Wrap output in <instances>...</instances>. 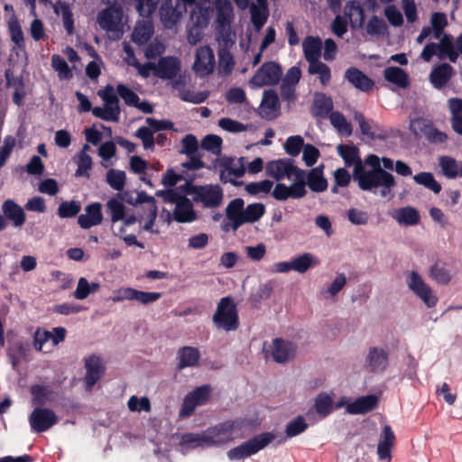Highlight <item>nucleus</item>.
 Instances as JSON below:
<instances>
[{
	"instance_id": "1",
	"label": "nucleus",
	"mask_w": 462,
	"mask_h": 462,
	"mask_svg": "<svg viewBox=\"0 0 462 462\" xmlns=\"http://www.w3.org/2000/svg\"><path fill=\"white\" fill-rule=\"evenodd\" d=\"M365 163L372 169L366 170L361 162L353 171V180L357 182L359 189L364 191H372L381 188L382 197L390 195L396 185L394 176L381 167L380 159L375 154L368 155Z\"/></svg>"
},
{
	"instance_id": "2",
	"label": "nucleus",
	"mask_w": 462,
	"mask_h": 462,
	"mask_svg": "<svg viewBox=\"0 0 462 462\" xmlns=\"http://www.w3.org/2000/svg\"><path fill=\"white\" fill-rule=\"evenodd\" d=\"M252 427V420L241 417L220 422L205 430L208 447L222 446L236 439L245 438Z\"/></svg>"
},
{
	"instance_id": "3",
	"label": "nucleus",
	"mask_w": 462,
	"mask_h": 462,
	"mask_svg": "<svg viewBox=\"0 0 462 462\" xmlns=\"http://www.w3.org/2000/svg\"><path fill=\"white\" fill-rule=\"evenodd\" d=\"M214 326L226 332L235 331L239 328L237 307L229 296L220 299L216 312L212 317Z\"/></svg>"
},
{
	"instance_id": "4",
	"label": "nucleus",
	"mask_w": 462,
	"mask_h": 462,
	"mask_svg": "<svg viewBox=\"0 0 462 462\" xmlns=\"http://www.w3.org/2000/svg\"><path fill=\"white\" fill-rule=\"evenodd\" d=\"M275 439L272 432H263L256 435L253 439L242 443L228 450L227 457L230 460H239L256 454L264 448Z\"/></svg>"
},
{
	"instance_id": "5",
	"label": "nucleus",
	"mask_w": 462,
	"mask_h": 462,
	"mask_svg": "<svg viewBox=\"0 0 462 462\" xmlns=\"http://www.w3.org/2000/svg\"><path fill=\"white\" fill-rule=\"evenodd\" d=\"M282 75L280 64L274 61H266L256 70L249 80V84L255 88L276 85Z\"/></svg>"
},
{
	"instance_id": "6",
	"label": "nucleus",
	"mask_w": 462,
	"mask_h": 462,
	"mask_svg": "<svg viewBox=\"0 0 462 462\" xmlns=\"http://www.w3.org/2000/svg\"><path fill=\"white\" fill-rule=\"evenodd\" d=\"M224 199L223 189L218 184L199 185L196 197H192L195 203H200L206 208L219 207Z\"/></svg>"
},
{
	"instance_id": "7",
	"label": "nucleus",
	"mask_w": 462,
	"mask_h": 462,
	"mask_svg": "<svg viewBox=\"0 0 462 462\" xmlns=\"http://www.w3.org/2000/svg\"><path fill=\"white\" fill-rule=\"evenodd\" d=\"M162 293L155 291H143L130 287H123L114 292L112 300L122 302L124 300H136L141 304L147 305L161 299Z\"/></svg>"
},
{
	"instance_id": "8",
	"label": "nucleus",
	"mask_w": 462,
	"mask_h": 462,
	"mask_svg": "<svg viewBox=\"0 0 462 462\" xmlns=\"http://www.w3.org/2000/svg\"><path fill=\"white\" fill-rule=\"evenodd\" d=\"M58 420V416L51 409L43 407L35 408L29 416L31 429L37 433L47 431Z\"/></svg>"
},
{
	"instance_id": "9",
	"label": "nucleus",
	"mask_w": 462,
	"mask_h": 462,
	"mask_svg": "<svg viewBox=\"0 0 462 462\" xmlns=\"http://www.w3.org/2000/svg\"><path fill=\"white\" fill-rule=\"evenodd\" d=\"M408 287L428 308H433L438 302V297L433 294L431 288L425 283L421 276L415 271L411 272Z\"/></svg>"
},
{
	"instance_id": "10",
	"label": "nucleus",
	"mask_w": 462,
	"mask_h": 462,
	"mask_svg": "<svg viewBox=\"0 0 462 462\" xmlns=\"http://www.w3.org/2000/svg\"><path fill=\"white\" fill-rule=\"evenodd\" d=\"M225 212L228 222L223 223L222 230L225 232L230 229L236 231L244 225L245 200L241 198L232 199L227 204Z\"/></svg>"
},
{
	"instance_id": "11",
	"label": "nucleus",
	"mask_w": 462,
	"mask_h": 462,
	"mask_svg": "<svg viewBox=\"0 0 462 462\" xmlns=\"http://www.w3.org/2000/svg\"><path fill=\"white\" fill-rule=\"evenodd\" d=\"M215 55L213 50L208 46H201L197 50L193 70L200 77L211 74L215 68Z\"/></svg>"
},
{
	"instance_id": "12",
	"label": "nucleus",
	"mask_w": 462,
	"mask_h": 462,
	"mask_svg": "<svg viewBox=\"0 0 462 462\" xmlns=\"http://www.w3.org/2000/svg\"><path fill=\"white\" fill-rule=\"evenodd\" d=\"M122 12L115 6L106 7L97 14V23L100 28L106 32L120 33L117 35V38H120L123 32L120 28Z\"/></svg>"
},
{
	"instance_id": "13",
	"label": "nucleus",
	"mask_w": 462,
	"mask_h": 462,
	"mask_svg": "<svg viewBox=\"0 0 462 462\" xmlns=\"http://www.w3.org/2000/svg\"><path fill=\"white\" fill-rule=\"evenodd\" d=\"M84 363L86 368V375L84 377L86 390L91 391L94 385L104 375L106 367L103 365L100 356L97 355H91L88 357L85 358Z\"/></svg>"
},
{
	"instance_id": "14",
	"label": "nucleus",
	"mask_w": 462,
	"mask_h": 462,
	"mask_svg": "<svg viewBox=\"0 0 462 462\" xmlns=\"http://www.w3.org/2000/svg\"><path fill=\"white\" fill-rule=\"evenodd\" d=\"M293 166L294 161L291 158L270 161L266 163L265 174L277 181L285 178L291 179Z\"/></svg>"
},
{
	"instance_id": "15",
	"label": "nucleus",
	"mask_w": 462,
	"mask_h": 462,
	"mask_svg": "<svg viewBox=\"0 0 462 462\" xmlns=\"http://www.w3.org/2000/svg\"><path fill=\"white\" fill-rule=\"evenodd\" d=\"M389 365V354L381 347L373 346L369 348L365 358V366L372 373H382L386 370Z\"/></svg>"
},
{
	"instance_id": "16",
	"label": "nucleus",
	"mask_w": 462,
	"mask_h": 462,
	"mask_svg": "<svg viewBox=\"0 0 462 462\" xmlns=\"http://www.w3.org/2000/svg\"><path fill=\"white\" fill-rule=\"evenodd\" d=\"M180 70V62L172 56L162 57L155 64L154 76L162 79H172Z\"/></svg>"
},
{
	"instance_id": "17",
	"label": "nucleus",
	"mask_w": 462,
	"mask_h": 462,
	"mask_svg": "<svg viewBox=\"0 0 462 462\" xmlns=\"http://www.w3.org/2000/svg\"><path fill=\"white\" fill-rule=\"evenodd\" d=\"M344 78L355 88L368 93L374 87V81L356 67H349L346 69Z\"/></svg>"
},
{
	"instance_id": "18",
	"label": "nucleus",
	"mask_w": 462,
	"mask_h": 462,
	"mask_svg": "<svg viewBox=\"0 0 462 462\" xmlns=\"http://www.w3.org/2000/svg\"><path fill=\"white\" fill-rule=\"evenodd\" d=\"M395 443V434L390 425H384L380 434L377 455L381 461L390 462L392 459V448Z\"/></svg>"
},
{
	"instance_id": "19",
	"label": "nucleus",
	"mask_w": 462,
	"mask_h": 462,
	"mask_svg": "<svg viewBox=\"0 0 462 462\" xmlns=\"http://www.w3.org/2000/svg\"><path fill=\"white\" fill-rule=\"evenodd\" d=\"M85 211L86 214H81L78 217V224L81 228L88 229L102 223V206L99 202L88 205Z\"/></svg>"
},
{
	"instance_id": "20",
	"label": "nucleus",
	"mask_w": 462,
	"mask_h": 462,
	"mask_svg": "<svg viewBox=\"0 0 462 462\" xmlns=\"http://www.w3.org/2000/svg\"><path fill=\"white\" fill-rule=\"evenodd\" d=\"M273 345L272 356L277 363H285L296 354V345L291 341L277 337L273 339Z\"/></svg>"
},
{
	"instance_id": "21",
	"label": "nucleus",
	"mask_w": 462,
	"mask_h": 462,
	"mask_svg": "<svg viewBox=\"0 0 462 462\" xmlns=\"http://www.w3.org/2000/svg\"><path fill=\"white\" fill-rule=\"evenodd\" d=\"M177 369L182 370L186 367H195L199 365L200 352L194 346H182L177 352Z\"/></svg>"
},
{
	"instance_id": "22",
	"label": "nucleus",
	"mask_w": 462,
	"mask_h": 462,
	"mask_svg": "<svg viewBox=\"0 0 462 462\" xmlns=\"http://www.w3.org/2000/svg\"><path fill=\"white\" fill-rule=\"evenodd\" d=\"M228 36L223 38V45L218 50V72L222 76H228L235 67V60L228 49Z\"/></svg>"
},
{
	"instance_id": "23",
	"label": "nucleus",
	"mask_w": 462,
	"mask_h": 462,
	"mask_svg": "<svg viewBox=\"0 0 462 462\" xmlns=\"http://www.w3.org/2000/svg\"><path fill=\"white\" fill-rule=\"evenodd\" d=\"M378 398L374 394H369L356 399L347 404L346 411L350 414H365L376 408Z\"/></svg>"
},
{
	"instance_id": "24",
	"label": "nucleus",
	"mask_w": 462,
	"mask_h": 462,
	"mask_svg": "<svg viewBox=\"0 0 462 462\" xmlns=\"http://www.w3.org/2000/svg\"><path fill=\"white\" fill-rule=\"evenodd\" d=\"M2 211L5 218L11 220L13 225L16 227L22 226L26 221L23 209L12 199L4 201Z\"/></svg>"
},
{
	"instance_id": "25",
	"label": "nucleus",
	"mask_w": 462,
	"mask_h": 462,
	"mask_svg": "<svg viewBox=\"0 0 462 462\" xmlns=\"http://www.w3.org/2000/svg\"><path fill=\"white\" fill-rule=\"evenodd\" d=\"M306 194L294 183H291L290 186L284 183H277L272 192V196L279 201H285L289 199H300L304 198Z\"/></svg>"
},
{
	"instance_id": "26",
	"label": "nucleus",
	"mask_w": 462,
	"mask_h": 462,
	"mask_svg": "<svg viewBox=\"0 0 462 462\" xmlns=\"http://www.w3.org/2000/svg\"><path fill=\"white\" fill-rule=\"evenodd\" d=\"M303 53L309 63L319 60L322 51V42L318 36H307L302 42Z\"/></svg>"
},
{
	"instance_id": "27",
	"label": "nucleus",
	"mask_w": 462,
	"mask_h": 462,
	"mask_svg": "<svg viewBox=\"0 0 462 462\" xmlns=\"http://www.w3.org/2000/svg\"><path fill=\"white\" fill-rule=\"evenodd\" d=\"M174 219L178 223H190L197 219L192 201L186 198L177 203L173 211Z\"/></svg>"
},
{
	"instance_id": "28",
	"label": "nucleus",
	"mask_w": 462,
	"mask_h": 462,
	"mask_svg": "<svg viewBox=\"0 0 462 462\" xmlns=\"http://www.w3.org/2000/svg\"><path fill=\"white\" fill-rule=\"evenodd\" d=\"M323 165L310 170L307 173V185L313 192H323L328 189V180L324 177Z\"/></svg>"
},
{
	"instance_id": "29",
	"label": "nucleus",
	"mask_w": 462,
	"mask_h": 462,
	"mask_svg": "<svg viewBox=\"0 0 462 462\" xmlns=\"http://www.w3.org/2000/svg\"><path fill=\"white\" fill-rule=\"evenodd\" d=\"M453 73V68L448 63H442L435 67L430 74V79L436 88H442L447 85Z\"/></svg>"
},
{
	"instance_id": "30",
	"label": "nucleus",
	"mask_w": 462,
	"mask_h": 462,
	"mask_svg": "<svg viewBox=\"0 0 462 462\" xmlns=\"http://www.w3.org/2000/svg\"><path fill=\"white\" fill-rule=\"evenodd\" d=\"M333 110V102L330 97L323 93L315 95L312 106V114L316 117L326 118Z\"/></svg>"
},
{
	"instance_id": "31",
	"label": "nucleus",
	"mask_w": 462,
	"mask_h": 462,
	"mask_svg": "<svg viewBox=\"0 0 462 462\" xmlns=\"http://www.w3.org/2000/svg\"><path fill=\"white\" fill-rule=\"evenodd\" d=\"M383 77L385 80L401 88H406L410 85L408 74L399 67H387L383 70Z\"/></svg>"
},
{
	"instance_id": "32",
	"label": "nucleus",
	"mask_w": 462,
	"mask_h": 462,
	"mask_svg": "<svg viewBox=\"0 0 462 462\" xmlns=\"http://www.w3.org/2000/svg\"><path fill=\"white\" fill-rule=\"evenodd\" d=\"M338 155L343 159L346 167L356 168L362 162L359 155V149L355 145L338 144L337 147Z\"/></svg>"
},
{
	"instance_id": "33",
	"label": "nucleus",
	"mask_w": 462,
	"mask_h": 462,
	"mask_svg": "<svg viewBox=\"0 0 462 462\" xmlns=\"http://www.w3.org/2000/svg\"><path fill=\"white\" fill-rule=\"evenodd\" d=\"M448 107L451 113V126L454 132L462 135V99L452 97L448 99Z\"/></svg>"
},
{
	"instance_id": "34",
	"label": "nucleus",
	"mask_w": 462,
	"mask_h": 462,
	"mask_svg": "<svg viewBox=\"0 0 462 462\" xmlns=\"http://www.w3.org/2000/svg\"><path fill=\"white\" fill-rule=\"evenodd\" d=\"M217 23L221 27L229 25L234 16L233 6L229 0H217Z\"/></svg>"
},
{
	"instance_id": "35",
	"label": "nucleus",
	"mask_w": 462,
	"mask_h": 462,
	"mask_svg": "<svg viewBox=\"0 0 462 462\" xmlns=\"http://www.w3.org/2000/svg\"><path fill=\"white\" fill-rule=\"evenodd\" d=\"M319 263V259L310 253H304L291 259L293 271L299 273H305L310 268L315 267Z\"/></svg>"
},
{
	"instance_id": "36",
	"label": "nucleus",
	"mask_w": 462,
	"mask_h": 462,
	"mask_svg": "<svg viewBox=\"0 0 462 462\" xmlns=\"http://www.w3.org/2000/svg\"><path fill=\"white\" fill-rule=\"evenodd\" d=\"M208 24V18L201 14L200 16H196V21L194 22L193 25L189 29L187 39L188 42L195 45L203 37V28L206 27Z\"/></svg>"
},
{
	"instance_id": "37",
	"label": "nucleus",
	"mask_w": 462,
	"mask_h": 462,
	"mask_svg": "<svg viewBox=\"0 0 462 462\" xmlns=\"http://www.w3.org/2000/svg\"><path fill=\"white\" fill-rule=\"evenodd\" d=\"M308 72L310 75H318L322 86H327L331 79L330 68L320 60L309 63Z\"/></svg>"
},
{
	"instance_id": "38",
	"label": "nucleus",
	"mask_w": 462,
	"mask_h": 462,
	"mask_svg": "<svg viewBox=\"0 0 462 462\" xmlns=\"http://www.w3.org/2000/svg\"><path fill=\"white\" fill-rule=\"evenodd\" d=\"M354 119L358 123L362 134L366 135L371 140H384L386 135L382 133H376L373 130L372 124L367 121L365 116L360 112H356Z\"/></svg>"
},
{
	"instance_id": "39",
	"label": "nucleus",
	"mask_w": 462,
	"mask_h": 462,
	"mask_svg": "<svg viewBox=\"0 0 462 462\" xmlns=\"http://www.w3.org/2000/svg\"><path fill=\"white\" fill-rule=\"evenodd\" d=\"M152 33L153 29L151 23L137 24L132 32V41L138 45H143L152 38Z\"/></svg>"
},
{
	"instance_id": "40",
	"label": "nucleus",
	"mask_w": 462,
	"mask_h": 462,
	"mask_svg": "<svg viewBox=\"0 0 462 462\" xmlns=\"http://www.w3.org/2000/svg\"><path fill=\"white\" fill-rule=\"evenodd\" d=\"M430 277L439 284H448L451 280V275L446 264L441 262H436L430 270Z\"/></svg>"
},
{
	"instance_id": "41",
	"label": "nucleus",
	"mask_w": 462,
	"mask_h": 462,
	"mask_svg": "<svg viewBox=\"0 0 462 462\" xmlns=\"http://www.w3.org/2000/svg\"><path fill=\"white\" fill-rule=\"evenodd\" d=\"M439 163L445 175L448 178L462 177V163H458L455 159L441 157Z\"/></svg>"
},
{
	"instance_id": "42",
	"label": "nucleus",
	"mask_w": 462,
	"mask_h": 462,
	"mask_svg": "<svg viewBox=\"0 0 462 462\" xmlns=\"http://www.w3.org/2000/svg\"><path fill=\"white\" fill-rule=\"evenodd\" d=\"M413 180L416 183L424 186L435 194L441 191V185L435 180L431 172H420L413 176Z\"/></svg>"
},
{
	"instance_id": "43",
	"label": "nucleus",
	"mask_w": 462,
	"mask_h": 462,
	"mask_svg": "<svg viewBox=\"0 0 462 462\" xmlns=\"http://www.w3.org/2000/svg\"><path fill=\"white\" fill-rule=\"evenodd\" d=\"M265 213V206L263 203H252L245 208L244 224L257 222Z\"/></svg>"
},
{
	"instance_id": "44",
	"label": "nucleus",
	"mask_w": 462,
	"mask_h": 462,
	"mask_svg": "<svg viewBox=\"0 0 462 462\" xmlns=\"http://www.w3.org/2000/svg\"><path fill=\"white\" fill-rule=\"evenodd\" d=\"M396 219L405 226H413L419 223V212L411 207H405L397 211Z\"/></svg>"
},
{
	"instance_id": "45",
	"label": "nucleus",
	"mask_w": 462,
	"mask_h": 462,
	"mask_svg": "<svg viewBox=\"0 0 462 462\" xmlns=\"http://www.w3.org/2000/svg\"><path fill=\"white\" fill-rule=\"evenodd\" d=\"M125 172L120 170L110 169L106 172V182L115 190L122 191L125 185Z\"/></svg>"
},
{
	"instance_id": "46",
	"label": "nucleus",
	"mask_w": 462,
	"mask_h": 462,
	"mask_svg": "<svg viewBox=\"0 0 462 462\" xmlns=\"http://www.w3.org/2000/svg\"><path fill=\"white\" fill-rule=\"evenodd\" d=\"M81 210L80 202L76 200L62 201L58 208L57 214L60 218H71Z\"/></svg>"
},
{
	"instance_id": "47",
	"label": "nucleus",
	"mask_w": 462,
	"mask_h": 462,
	"mask_svg": "<svg viewBox=\"0 0 462 462\" xmlns=\"http://www.w3.org/2000/svg\"><path fill=\"white\" fill-rule=\"evenodd\" d=\"M31 393L33 404L43 406L52 393V390L49 385L34 384L31 387Z\"/></svg>"
},
{
	"instance_id": "48",
	"label": "nucleus",
	"mask_w": 462,
	"mask_h": 462,
	"mask_svg": "<svg viewBox=\"0 0 462 462\" xmlns=\"http://www.w3.org/2000/svg\"><path fill=\"white\" fill-rule=\"evenodd\" d=\"M8 29L11 35V40L15 43V45L22 49L24 47V36L20 25L18 19L15 16L10 18L8 22Z\"/></svg>"
},
{
	"instance_id": "49",
	"label": "nucleus",
	"mask_w": 462,
	"mask_h": 462,
	"mask_svg": "<svg viewBox=\"0 0 462 462\" xmlns=\"http://www.w3.org/2000/svg\"><path fill=\"white\" fill-rule=\"evenodd\" d=\"M223 168L227 171L228 175H233L236 178H241L245 175V166L244 157H240L237 162L230 158L222 163Z\"/></svg>"
},
{
	"instance_id": "50",
	"label": "nucleus",
	"mask_w": 462,
	"mask_h": 462,
	"mask_svg": "<svg viewBox=\"0 0 462 462\" xmlns=\"http://www.w3.org/2000/svg\"><path fill=\"white\" fill-rule=\"evenodd\" d=\"M180 444L186 445L189 448H195L198 447H208V440L206 432L199 433H185L181 436Z\"/></svg>"
},
{
	"instance_id": "51",
	"label": "nucleus",
	"mask_w": 462,
	"mask_h": 462,
	"mask_svg": "<svg viewBox=\"0 0 462 462\" xmlns=\"http://www.w3.org/2000/svg\"><path fill=\"white\" fill-rule=\"evenodd\" d=\"M222 138L216 134H208L202 140L200 146L202 149L219 155L221 153Z\"/></svg>"
},
{
	"instance_id": "52",
	"label": "nucleus",
	"mask_w": 462,
	"mask_h": 462,
	"mask_svg": "<svg viewBox=\"0 0 462 462\" xmlns=\"http://www.w3.org/2000/svg\"><path fill=\"white\" fill-rule=\"evenodd\" d=\"M421 131H422L425 138L430 143H434V144L443 143L448 140L447 134L439 131V129L434 127L432 125H425L424 127L421 128Z\"/></svg>"
},
{
	"instance_id": "53",
	"label": "nucleus",
	"mask_w": 462,
	"mask_h": 462,
	"mask_svg": "<svg viewBox=\"0 0 462 462\" xmlns=\"http://www.w3.org/2000/svg\"><path fill=\"white\" fill-rule=\"evenodd\" d=\"M106 208L111 217L112 223H116L124 218L125 207L118 199L115 198L110 199L106 203Z\"/></svg>"
},
{
	"instance_id": "54",
	"label": "nucleus",
	"mask_w": 462,
	"mask_h": 462,
	"mask_svg": "<svg viewBox=\"0 0 462 462\" xmlns=\"http://www.w3.org/2000/svg\"><path fill=\"white\" fill-rule=\"evenodd\" d=\"M309 425L302 416H298L288 423L285 429V434L288 438H293L304 432Z\"/></svg>"
},
{
	"instance_id": "55",
	"label": "nucleus",
	"mask_w": 462,
	"mask_h": 462,
	"mask_svg": "<svg viewBox=\"0 0 462 462\" xmlns=\"http://www.w3.org/2000/svg\"><path fill=\"white\" fill-rule=\"evenodd\" d=\"M304 145V140L300 135H293L287 138L283 147L289 155L296 157L300 154Z\"/></svg>"
},
{
	"instance_id": "56",
	"label": "nucleus",
	"mask_w": 462,
	"mask_h": 462,
	"mask_svg": "<svg viewBox=\"0 0 462 462\" xmlns=\"http://www.w3.org/2000/svg\"><path fill=\"white\" fill-rule=\"evenodd\" d=\"M333 401L325 393H320L315 400V409L318 414L322 417L328 416L332 411Z\"/></svg>"
},
{
	"instance_id": "57",
	"label": "nucleus",
	"mask_w": 462,
	"mask_h": 462,
	"mask_svg": "<svg viewBox=\"0 0 462 462\" xmlns=\"http://www.w3.org/2000/svg\"><path fill=\"white\" fill-rule=\"evenodd\" d=\"M78 169L75 176L89 178V171L92 168V158L87 152H79L77 162Z\"/></svg>"
},
{
	"instance_id": "58",
	"label": "nucleus",
	"mask_w": 462,
	"mask_h": 462,
	"mask_svg": "<svg viewBox=\"0 0 462 462\" xmlns=\"http://www.w3.org/2000/svg\"><path fill=\"white\" fill-rule=\"evenodd\" d=\"M135 136L139 138L145 150L152 151L155 145V139L152 131L147 126H141L135 132Z\"/></svg>"
},
{
	"instance_id": "59",
	"label": "nucleus",
	"mask_w": 462,
	"mask_h": 462,
	"mask_svg": "<svg viewBox=\"0 0 462 462\" xmlns=\"http://www.w3.org/2000/svg\"><path fill=\"white\" fill-rule=\"evenodd\" d=\"M51 65L53 69L59 72L60 79H69L72 77V72L67 61L61 56L54 54L51 57Z\"/></svg>"
},
{
	"instance_id": "60",
	"label": "nucleus",
	"mask_w": 462,
	"mask_h": 462,
	"mask_svg": "<svg viewBox=\"0 0 462 462\" xmlns=\"http://www.w3.org/2000/svg\"><path fill=\"white\" fill-rule=\"evenodd\" d=\"M273 181L263 180L258 182H250L245 185V189L250 195H257L259 193L268 194L273 188Z\"/></svg>"
},
{
	"instance_id": "61",
	"label": "nucleus",
	"mask_w": 462,
	"mask_h": 462,
	"mask_svg": "<svg viewBox=\"0 0 462 462\" xmlns=\"http://www.w3.org/2000/svg\"><path fill=\"white\" fill-rule=\"evenodd\" d=\"M63 26L69 35L74 33V17L73 13L67 3L60 4Z\"/></svg>"
},
{
	"instance_id": "62",
	"label": "nucleus",
	"mask_w": 462,
	"mask_h": 462,
	"mask_svg": "<svg viewBox=\"0 0 462 462\" xmlns=\"http://www.w3.org/2000/svg\"><path fill=\"white\" fill-rule=\"evenodd\" d=\"M12 81L7 78L8 84L14 88L13 101L15 105L22 106L25 97L23 81L21 78H14Z\"/></svg>"
},
{
	"instance_id": "63",
	"label": "nucleus",
	"mask_w": 462,
	"mask_h": 462,
	"mask_svg": "<svg viewBox=\"0 0 462 462\" xmlns=\"http://www.w3.org/2000/svg\"><path fill=\"white\" fill-rule=\"evenodd\" d=\"M116 92L127 106H134L139 101V96L124 84L117 85Z\"/></svg>"
},
{
	"instance_id": "64",
	"label": "nucleus",
	"mask_w": 462,
	"mask_h": 462,
	"mask_svg": "<svg viewBox=\"0 0 462 462\" xmlns=\"http://www.w3.org/2000/svg\"><path fill=\"white\" fill-rule=\"evenodd\" d=\"M385 30L384 21L376 15H373L366 24V32L371 35H381Z\"/></svg>"
}]
</instances>
